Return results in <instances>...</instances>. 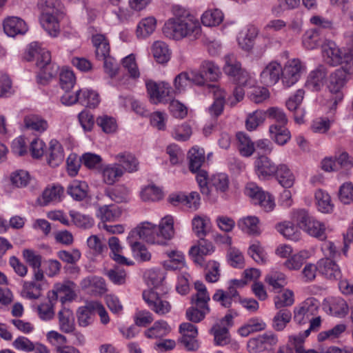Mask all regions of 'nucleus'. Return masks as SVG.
<instances>
[{
    "label": "nucleus",
    "instance_id": "obj_2",
    "mask_svg": "<svg viewBox=\"0 0 353 353\" xmlns=\"http://www.w3.org/2000/svg\"><path fill=\"white\" fill-rule=\"evenodd\" d=\"M23 59L27 61H36V65L40 69L37 75L40 83H45L58 74L59 66L51 62L50 52L39 42H32L26 47Z\"/></svg>",
    "mask_w": 353,
    "mask_h": 353
},
{
    "label": "nucleus",
    "instance_id": "obj_7",
    "mask_svg": "<svg viewBox=\"0 0 353 353\" xmlns=\"http://www.w3.org/2000/svg\"><path fill=\"white\" fill-rule=\"evenodd\" d=\"M306 70V67L298 59H293L287 61L282 67L281 81L285 88H290L294 85L301 78V74Z\"/></svg>",
    "mask_w": 353,
    "mask_h": 353
},
{
    "label": "nucleus",
    "instance_id": "obj_49",
    "mask_svg": "<svg viewBox=\"0 0 353 353\" xmlns=\"http://www.w3.org/2000/svg\"><path fill=\"white\" fill-rule=\"evenodd\" d=\"M88 186L84 181H74L68 187V194L76 201H82L88 195Z\"/></svg>",
    "mask_w": 353,
    "mask_h": 353
},
{
    "label": "nucleus",
    "instance_id": "obj_14",
    "mask_svg": "<svg viewBox=\"0 0 353 353\" xmlns=\"http://www.w3.org/2000/svg\"><path fill=\"white\" fill-rule=\"evenodd\" d=\"M75 288L76 284L71 281L57 283L54 285L51 293L49 294L48 298L54 301L59 299L62 304L67 301H71L76 296Z\"/></svg>",
    "mask_w": 353,
    "mask_h": 353
},
{
    "label": "nucleus",
    "instance_id": "obj_57",
    "mask_svg": "<svg viewBox=\"0 0 353 353\" xmlns=\"http://www.w3.org/2000/svg\"><path fill=\"white\" fill-rule=\"evenodd\" d=\"M121 214L119 208L114 205H105L99 208L97 215L103 221H112Z\"/></svg>",
    "mask_w": 353,
    "mask_h": 353
},
{
    "label": "nucleus",
    "instance_id": "obj_51",
    "mask_svg": "<svg viewBox=\"0 0 353 353\" xmlns=\"http://www.w3.org/2000/svg\"><path fill=\"white\" fill-rule=\"evenodd\" d=\"M223 13L219 9H210L206 10L201 16V22L203 26L210 27L219 25L223 20Z\"/></svg>",
    "mask_w": 353,
    "mask_h": 353
},
{
    "label": "nucleus",
    "instance_id": "obj_3",
    "mask_svg": "<svg viewBox=\"0 0 353 353\" xmlns=\"http://www.w3.org/2000/svg\"><path fill=\"white\" fill-rule=\"evenodd\" d=\"M38 8L41 12V23L49 35L56 37L60 32V18L64 13V6L60 0H38Z\"/></svg>",
    "mask_w": 353,
    "mask_h": 353
},
{
    "label": "nucleus",
    "instance_id": "obj_13",
    "mask_svg": "<svg viewBox=\"0 0 353 353\" xmlns=\"http://www.w3.org/2000/svg\"><path fill=\"white\" fill-rule=\"evenodd\" d=\"M143 299L151 310L156 314L163 316L171 311L172 305L169 301L153 290H145Z\"/></svg>",
    "mask_w": 353,
    "mask_h": 353
},
{
    "label": "nucleus",
    "instance_id": "obj_36",
    "mask_svg": "<svg viewBox=\"0 0 353 353\" xmlns=\"http://www.w3.org/2000/svg\"><path fill=\"white\" fill-rule=\"evenodd\" d=\"M60 330L66 334L72 333L75 330L74 316L72 310L68 308H62L58 314Z\"/></svg>",
    "mask_w": 353,
    "mask_h": 353
},
{
    "label": "nucleus",
    "instance_id": "obj_16",
    "mask_svg": "<svg viewBox=\"0 0 353 353\" xmlns=\"http://www.w3.org/2000/svg\"><path fill=\"white\" fill-rule=\"evenodd\" d=\"M254 167L256 174L262 180L274 176L278 170V165L265 155H261L255 160Z\"/></svg>",
    "mask_w": 353,
    "mask_h": 353
},
{
    "label": "nucleus",
    "instance_id": "obj_33",
    "mask_svg": "<svg viewBox=\"0 0 353 353\" xmlns=\"http://www.w3.org/2000/svg\"><path fill=\"white\" fill-rule=\"evenodd\" d=\"M171 331V327L164 320H159L154 323L152 327L144 332V335L148 339H157L168 335Z\"/></svg>",
    "mask_w": 353,
    "mask_h": 353
},
{
    "label": "nucleus",
    "instance_id": "obj_19",
    "mask_svg": "<svg viewBox=\"0 0 353 353\" xmlns=\"http://www.w3.org/2000/svg\"><path fill=\"white\" fill-rule=\"evenodd\" d=\"M169 201L174 205H181L192 210H196L200 205V196L196 192H192L189 194L184 193L171 194Z\"/></svg>",
    "mask_w": 353,
    "mask_h": 353
},
{
    "label": "nucleus",
    "instance_id": "obj_50",
    "mask_svg": "<svg viewBox=\"0 0 353 353\" xmlns=\"http://www.w3.org/2000/svg\"><path fill=\"white\" fill-rule=\"evenodd\" d=\"M79 103L82 105L95 108L99 103V96L94 90L83 88L79 90Z\"/></svg>",
    "mask_w": 353,
    "mask_h": 353
},
{
    "label": "nucleus",
    "instance_id": "obj_46",
    "mask_svg": "<svg viewBox=\"0 0 353 353\" xmlns=\"http://www.w3.org/2000/svg\"><path fill=\"white\" fill-rule=\"evenodd\" d=\"M236 139L238 140V148L240 154L243 157H250L255 151V143L244 132H238L236 134Z\"/></svg>",
    "mask_w": 353,
    "mask_h": 353
},
{
    "label": "nucleus",
    "instance_id": "obj_52",
    "mask_svg": "<svg viewBox=\"0 0 353 353\" xmlns=\"http://www.w3.org/2000/svg\"><path fill=\"white\" fill-rule=\"evenodd\" d=\"M63 192V188L60 185H53L46 188L42 194V204L46 205L50 202L60 201Z\"/></svg>",
    "mask_w": 353,
    "mask_h": 353
},
{
    "label": "nucleus",
    "instance_id": "obj_8",
    "mask_svg": "<svg viewBox=\"0 0 353 353\" xmlns=\"http://www.w3.org/2000/svg\"><path fill=\"white\" fill-rule=\"evenodd\" d=\"M245 193L254 204L259 205L265 212L272 211L275 207L274 199L268 192H264L254 183L247 184Z\"/></svg>",
    "mask_w": 353,
    "mask_h": 353
},
{
    "label": "nucleus",
    "instance_id": "obj_54",
    "mask_svg": "<svg viewBox=\"0 0 353 353\" xmlns=\"http://www.w3.org/2000/svg\"><path fill=\"white\" fill-rule=\"evenodd\" d=\"M292 319L291 312L285 308L281 309L272 319V327L276 331L283 330Z\"/></svg>",
    "mask_w": 353,
    "mask_h": 353
},
{
    "label": "nucleus",
    "instance_id": "obj_35",
    "mask_svg": "<svg viewBox=\"0 0 353 353\" xmlns=\"http://www.w3.org/2000/svg\"><path fill=\"white\" fill-rule=\"evenodd\" d=\"M323 33L319 28L307 30L303 36V45L307 50H314L322 46Z\"/></svg>",
    "mask_w": 353,
    "mask_h": 353
},
{
    "label": "nucleus",
    "instance_id": "obj_4",
    "mask_svg": "<svg viewBox=\"0 0 353 353\" xmlns=\"http://www.w3.org/2000/svg\"><path fill=\"white\" fill-rule=\"evenodd\" d=\"M322 55L324 61L329 65L336 66L343 65L350 74H353V62L347 51L342 50L331 40H326L322 44Z\"/></svg>",
    "mask_w": 353,
    "mask_h": 353
},
{
    "label": "nucleus",
    "instance_id": "obj_39",
    "mask_svg": "<svg viewBox=\"0 0 353 353\" xmlns=\"http://www.w3.org/2000/svg\"><path fill=\"white\" fill-rule=\"evenodd\" d=\"M92 41L95 47L96 57L99 60L110 57V45L105 35L101 34L93 35Z\"/></svg>",
    "mask_w": 353,
    "mask_h": 353
},
{
    "label": "nucleus",
    "instance_id": "obj_48",
    "mask_svg": "<svg viewBox=\"0 0 353 353\" xmlns=\"http://www.w3.org/2000/svg\"><path fill=\"white\" fill-rule=\"evenodd\" d=\"M259 223V220L256 216H248L240 219L237 225L239 229L245 233L249 234H259L260 232Z\"/></svg>",
    "mask_w": 353,
    "mask_h": 353
},
{
    "label": "nucleus",
    "instance_id": "obj_30",
    "mask_svg": "<svg viewBox=\"0 0 353 353\" xmlns=\"http://www.w3.org/2000/svg\"><path fill=\"white\" fill-rule=\"evenodd\" d=\"M257 34V28L252 26L242 30L237 37L238 44L240 48L245 51H250L254 46V41Z\"/></svg>",
    "mask_w": 353,
    "mask_h": 353
},
{
    "label": "nucleus",
    "instance_id": "obj_37",
    "mask_svg": "<svg viewBox=\"0 0 353 353\" xmlns=\"http://www.w3.org/2000/svg\"><path fill=\"white\" fill-rule=\"evenodd\" d=\"M157 231L160 240L162 241L161 245H165L166 241L170 240L174 236V220L171 216H165L162 218L159 226H157Z\"/></svg>",
    "mask_w": 353,
    "mask_h": 353
},
{
    "label": "nucleus",
    "instance_id": "obj_64",
    "mask_svg": "<svg viewBox=\"0 0 353 353\" xmlns=\"http://www.w3.org/2000/svg\"><path fill=\"white\" fill-rule=\"evenodd\" d=\"M41 285L34 281H25L22 294L28 299H37L41 296Z\"/></svg>",
    "mask_w": 353,
    "mask_h": 353
},
{
    "label": "nucleus",
    "instance_id": "obj_61",
    "mask_svg": "<svg viewBox=\"0 0 353 353\" xmlns=\"http://www.w3.org/2000/svg\"><path fill=\"white\" fill-rule=\"evenodd\" d=\"M192 229L194 232L199 238H203L210 228V221L207 216H195L192 221Z\"/></svg>",
    "mask_w": 353,
    "mask_h": 353
},
{
    "label": "nucleus",
    "instance_id": "obj_9",
    "mask_svg": "<svg viewBox=\"0 0 353 353\" xmlns=\"http://www.w3.org/2000/svg\"><path fill=\"white\" fill-rule=\"evenodd\" d=\"M319 302L315 298H308L294 309V321L300 325L305 324L317 314Z\"/></svg>",
    "mask_w": 353,
    "mask_h": 353
},
{
    "label": "nucleus",
    "instance_id": "obj_21",
    "mask_svg": "<svg viewBox=\"0 0 353 353\" xmlns=\"http://www.w3.org/2000/svg\"><path fill=\"white\" fill-rule=\"evenodd\" d=\"M208 88L214 97V102L208 109L209 112L212 116L218 117L223 112L226 93L225 90L216 85L209 84Z\"/></svg>",
    "mask_w": 353,
    "mask_h": 353
},
{
    "label": "nucleus",
    "instance_id": "obj_34",
    "mask_svg": "<svg viewBox=\"0 0 353 353\" xmlns=\"http://www.w3.org/2000/svg\"><path fill=\"white\" fill-rule=\"evenodd\" d=\"M117 163L123 169V173L128 172H134L139 169V161L136 157L129 152H121L114 157Z\"/></svg>",
    "mask_w": 353,
    "mask_h": 353
},
{
    "label": "nucleus",
    "instance_id": "obj_53",
    "mask_svg": "<svg viewBox=\"0 0 353 353\" xmlns=\"http://www.w3.org/2000/svg\"><path fill=\"white\" fill-rule=\"evenodd\" d=\"M152 51L154 59L160 63L168 62L170 58L168 46L163 41H155L152 45Z\"/></svg>",
    "mask_w": 353,
    "mask_h": 353
},
{
    "label": "nucleus",
    "instance_id": "obj_62",
    "mask_svg": "<svg viewBox=\"0 0 353 353\" xmlns=\"http://www.w3.org/2000/svg\"><path fill=\"white\" fill-rule=\"evenodd\" d=\"M265 119V112L261 110H256L250 113L245 120V127L249 131H253L257 128Z\"/></svg>",
    "mask_w": 353,
    "mask_h": 353
},
{
    "label": "nucleus",
    "instance_id": "obj_25",
    "mask_svg": "<svg viewBox=\"0 0 353 353\" xmlns=\"http://www.w3.org/2000/svg\"><path fill=\"white\" fill-rule=\"evenodd\" d=\"M319 272L330 280H338L341 277L339 265L329 258L321 259L318 262Z\"/></svg>",
    "mask_w": 353,
    "mask_h": 353
},
{
    "label": "nucleus",
    "instance_id": "obj_5",
    "mask_svg": "<svg viewBox=\"0 0 353 353\" xmlns=\"http://www.w3.org/2000/svg\"><path fill=\"white\" fill-rule=\"evenodd\" d=\"M292 217L299 227L310 236L321 240L325 239L324 224L311 216L306 210H295L292 212Z\"/></svg>",
    "mask_w": 353,
    "mask_h": 353
},
{
    "label": "nucleus",
    "instance_id": "obj_15",
    "mask_svg": "<svg viewBox=\"0 0 353 353\" xmlns=\"http://www.w3.org/2000/svg\"><path fill=\"white\" fill-rule=\"evenodd\" d=\"M281 65L277 61H272L268 63L261 71L260 81L267 86H272L277 83L280 79H281Z\"/></svg>",
    "mask_w": 353,
    "mask_h": 353
},
{
    "label": "nucleus",
    "instance_id": "obj_44",
    "mask_svg": "<svg viewBox=\"0 0 353 353\" xmlns=\"http://www.w3.org/2000/svg\"><path fill=\"white\" fill-rule=\"evenodd\" d=\"M188 159L190 170L196 172L201 169L205 161L204 150L197 146L192 147L188 152Z\"/></svg>",
    "mask_w": 353,
    "mask_h": 353
},
{
    "label": "nucleus",
    "instance_id": "obj_1",
    "mask_svg": "<svg viewBox=\"0 0 353 353\" xmlns=\"http://www.w3.org/2000/svg\"><path fill=\"white\" fill-rule=\"evenodd\" d=\"M173 17L163 27V34L171 39L179 41L185 37L196 38L201 33V26L190 12L179 5L172 7Z\"/></svg>",
    "mask_w": 353,
    "mask_h": 353
},
{
    "label": "nucleus",
    "instance_id": "obj_58",
    "mask_svg": "<svg viewBox=\"0 0 353 353\" xmlns=\"http://www.w3.org/2000/svg\"><path fill=\"white\" fill-rule=\"evenodd\" d=\"M265 281L270 285L273 290L279 292L287 284L285 275L280 272L272 271L265 276Z\"/></svg>",
    "mask_w": 353,
    "mask_h": 353
},
{
    "label": "nucleus",
    "instance_id": "obj_60",
    "mask_svg": "<svg viewBox=\"0 0 353 353\" xmlns=\"http://www.w3.org/2000/svg\"><path fill=\"white\" fill-rule=\"evenodd\" d=\"M309 322L310 327L308 329L297 335L290 336V340L293 341L295 343H302L310 335L311 332L319 330L321 325V319L320 316L313 317L309 320Z\"/></svg>",
    "mask_w": 353,
    "mask_h": 353
},
{
    "label": "nucleus",
    "instance_id": "obj_20",
    "mask_svg": "<svg viewBox=\"0 0 353 353\" xmlns=\"http://www.w3.org/2000/svg\"><path fill=\"white\" fill-rule=\"evenodd\" d=\"M304 94V90L299 89L286 101L287 108L290 111L294 112V119L298 123H301L303 121L305 115V110L301 107Z\"/></svg>",
    "mask_w": 353,
    "mask_h": 353
},
{
    "label": "nucleus",
    "instance_id": "obj_41",
    "mask_svg": "<svg viewBox=\"0 0 353 353\" xmlns=\"http://www.w3.org/2000/svg\"><path fill=\"white\" fill-rule=\"evenodd\" d=\"M156 27L157 20L154 17L142 19L137 24L136 35L139 39H145L153 33Z\"/></svg>",
    "mask_w": 353,
    "mask_h": 353
},
{
    "label": "nucleus",
    "instance_id": "obj_10",
    "mask_svg": "<svg viewBox=\"0 0 353 353\" xmlns=\"http://www.w3.org/2000/svg\"><path fill=\"white\" fill-rule=\"evenodd\" d=\"M278 341L277 335L272 331H268L250 339L247 343V350L250 353L261 352L274 347Z\"/></svg>",
    "mask_w": 353,
    "mask_h": 353
},
{
    "label": "nucleus",
    "instance_id": "obj_24",
    "mask_svg": "<svg viewBox=\"0 0 353 353\" xmlns=\"http://www.w3.org/2000/svg\"><path fill=\"white\" fill-rule=\"evenodd\" d=\"M102 181L111 185L117 182L123 175V169L117 163L103 165L101 169Z\"/></svg>",
    "mask_w": 353,
    "mask_h": 353
},
{
    "label": "nucleus",
    "instance_id": "obj_47",
    "mask_svg": "<svg viewBox=\"0 0 353 353\" xmlns=\"http://www.w3.org/2000/svg\"><path fill=\"white\" fill-rule=\"evenodd\" d=\"M311 252L307 250H303L298 253L293 254L284 263V265L290 270H299L304 262L310 257Z\"/></svg>",
    "mask_w": 353,
    "mask_h": 353
},
{
    "label": "nucleus",
    "instance_id": "obj_59",
    "mask_svg": "<svg viewBox=\"0 0 353 353\" xmlns=\"http://www.w3.org/2000/svg\"><path fill=\"white\" fill-rule=\"evenodd\" d=\"M276 230L288 239L296 241L300 239V232L291 222H284L278 224Z\"/></svg>",
    "mask_w": 353,
    "mask_h": 353
},
{
    "label": "nucleus",
    "instance_id": "obj_22",
    "mask_svg": "<svg viewBox=\"0 0 353 353\" xmlns=\"http://www.w3.org/2000/svg\"><path fill=\"white\" fill-rule=\"evenodd\" d=\"M327 74V71L325 67L319 65L310 72L305 86L312 91L320 90L325 84Z\"/></svg>",
    "mask_w": 353,
    "mask_h": 353
},
{
    "label": "nucleus",
    "instance_id": "obj_32",
    "mask_svg": "<svg viewBox=\"0 0 353 353\" xmlns=\"http://www.w3.org/2000/svg\"><path fill=\"white\" fill-rule=\"evenodd\" d=\"M64 151L61 144L56 139L50 142L48 163L51 167L59 166L64 160Z\"/></svg>",
    "mask_w": 353,
    "mask_h": 353
},
{
    "label": "nucleus",
    "instance_id": "obj_11",
    "mask_svg": "<svg viewBox=\"0 0 353 353\" xmlns=\"http://www.w3.org/2000/svg\"><path fill=\"white\" fill-rule=\"evenodd\" d=\"M145 83L151 103L158 104L167 101V97L170 96L172 90L168 83L151 79L145 80Z\"/></svg>",
    "mask_w": 353,
    "mask_h": 353
},
{
    "label": "nucleus",
    "instance_id": "obj_45",
    "mask_svg": "<svg viewBox=\"0 0 353 353\" xmlns=\"http://www.w3.org/2000/svg\"><path fill=\"white\" fill-rule=\"evenodd\" d=\"M315 201L318 210L322 213H331L334 210L330 196L323 190H317L315 192Z\"/></svg>",
    "mask_w": 353,
    "mask_h": 353
},
{
    "label": "nucleus",
    "instance_id": "obj_12",
    "mask_svg": "<svg viewBox=\"0 0 353 353\" xmlns=\"http://www.w3.org/2000/svg\"><path fill=\"white\" fill-rule=\"evenodd\" d=\"M224 72L229 76L235 78L240 85H251V79L248 73L241 69V63L237 61L234 54H228L225 57Z\"/></svg>",
    "mask_w": 353,
    "mask_h": 353
},
{
    "label": "nucleus",
    "instance_id": "obj_43",
    "mask_svg": "<svg viewBox=\"0 0 353 353\" xmlns=\"http://www.w3.org/2000/svg\"><path fill=\"white\" fill-rule=\"evenodd\" d=\"M275 175L279 184L284 188H290L293 186L295 176L286 165L280 164L278 165V170Z\"/></svg>",
    "mask_w": 353,
    "mask_h": 353
},
{
    "label": "nucleus",
    "instance_id": "obj_56",
    "mask_svg": "<svg viewBox=\"0 0 353 353\" xmlns=\"http://www.w3.org/2000/svg\"><path fill=\"white\" fill-rule=\"evenodd\" d=\"M209 190L214 188L216 191L225 192L229 187V178L225 173H217L213 174L209 179Z\"/></svg>",
    "mask_w": 353,
    "mask_h": 353
},
{
    "label": "nucleus",
    "instance_id": "obj_28",
    "mask_svg": "<svg viewBox=\"0 0 353 353\" xmlns=\"http://www.w3.org/2000/svg\"><path fill=\"white\" fill-rule=\"evenodd\" d=\"M80 285L83 290L91 288L96 295H102L108 290L104 279L97 276H88L83 279Z\"/></svg>",
    "mask_w": 353,
    "mask_h": 353
},
{
    "label": "nucleus",
    "instance_id": "obj_55",
    "mask_svg": "<svg viewBox=\"0 0 353 353\" xmlns=\"http://www.w3.org/2000/svg\"><path fill=\"white\" fill-rule=\"evenodd\" d=\"M26 128L39 132H43L48 128L46 120L38 115H28L24 118Z\"/></svg>",
    "mask_w": 353,
    "mask_h": 353
},
{
    "label": "nucleus",
    "instance_id": "obj_42",
    "mask_svg": "<svg viewBox=\"0 0 353 353\" xmlns=\"http://www.w3.org/2000/svg\"><path fill=\"white\" fill-rule=\"evenodd\" d=\"M127 242L130 245L132 255L137 261L145 262L151 259V253L143 244L129 238H127Z\"/></svg>",
    "mask_w": 353,
    "mask_h": 353
},
{
    "label": "nucleus",
    "instance_id": "obj_40",
    "mask_svg": "<svg viewBox=\"0 0 353 353\" xmlns=\"http://www.w3.org/2000/svg\"><path fill=\"white\" fill-rule=\"evenodd\" d=\"M270 136L278 145L286 144L291 138L290 131L285 126L272 124L269 128Z\"/></svg>",
    "mask_w": 353,
    "mask_h": 353
},
{
    "label": "nucleus",
    "instance_id": "obj_29",
    "mask_svg": "<svg viewBox=\"0 0 353 353\" xmlns=\"http://www.w3.org/2000/svg\"><path fill=\"white\" fill-rule=\"evenodd\" d=\"M108 245L110 249V256L116 263L126 265H132L134 264L132 261L122 255L123 247L117 237H110L108 240Z\"/></svg>",
    "mask_w": 353,
    "mask_h": 353
},
{
    "label": "nucleus",
    "instance_id": "obj_6",
    "mask_svg": "<svg viewBox=\"0 0 353 353\" xmlns=\"http://www.w3.org/2000/svg\"><path fill=\"white\" fill-rule=\"evenodd\" d=\"M138 241L142 239L150 244H162L159 236L157 226L150 222H143L132 230L128 237Z\"/></svg>",
    "mask_w": 353,
    "mask_h": 353
},
{
    "label": "nucleus",
    "instance_id": "obj_63",
    "mask_svg": "<svg viewBox=\"0 0 353 353\" xmlns=\"http://www.w3.org/2000/svg\"><path fill=\"white\" fill-rule=\"evenodd\" d=\"M200 69L205 79L211 81H216L221 74L219 68L212 61H203L200 66Z\"/></svg>",
    "mask_w": 353,
    "mask_h": 353
},
{
    "label": "nucleus",
    "instance_id": "obj_23",
    "mask_svg": "<svg viewBox=\"0 0 353 353\" xmlns=\"http://www.w3.org/2000/svg\"><path fill=\"white\" fill-rule=\"evenodd\" d=\"M3 30L11 37L18 34H24L28 31L26 22L17 17H8L3 21Z\"/></svg>",
    "mask_w": 353,
    "mask_h": 353
},
{
    "label": "nucleus",
    "instance_id": "obj_26",
    "mask_svg": "<svg viewBox=\"0 0 353 353\" xmlns=\"http://www.w3.org/2000/svg\"><path fill=\"white\" fill-rule=\"evenodd\" d=\"M192 303L193 306L187 310L186 317L193 323H199L210 312L208 303L192 301Z\"/></svg>",
    "mask_w": 353,
    "mask_h": 353
},
{
    "label": "nucleus",
    "instance_id": "obj_38",
    "mask_svg": "<svg viewBox=\"0 0 353 353\" xmlns=\"http://www.w3.org/2000/svg\"><path fill=\"white\" fill-rule=\"evenodd\" d=\"M266 327L267 325L263 319L259 317H253L248 319L246 323L238 330V333L241 336L246 337L251 333L265 330Z\"/></svg>",
    "mask_w": 353,
    "mask_h": 353
},
{
    "label": "nucleus",
    "instance_id": "obj_31",
    "mask_svg": "<svg viewBox=\"0 0 353 353\" xmlns=\"http://www.w3.org/2000/svg\"><path fill=\"white\" fill-rule=\"evenodd\" d=\"M94 309L93 301H87L77 309V318L80 327H85L92 323Z\"/></svg>",
    "mask_w": 353,
    "mask_h": 353
},
{
    "label": "nucleus",
    "instance_id": "obj_27",
    "mask_svg": "<svg viewBox=\"0 0 353 353\" xmlns=\"http://www.w3.org/2000/svg\"><path fill=\"white\" fill-rule=\"evenodd\" d=\"M346 74H349L342 67L341 69H337L332 72L329 77L327 88L330 92L334 94H343L341 89L346 83Z\"/></svg>",
    "mask_w": 353,
    "mask_h": 353
},
{
    "label": "nucleus",
    "instance_id": "obj_18",
    "mask_svg": "<svg viewBox=\"0 0 353 353\" xmlns=\"http://www.w3.org/2000/svg\"><path fill=\"white\" fill-rule=\"evenodd\" d=\"M323 308L325 312L337 317H343L348 312L346 301L339 296L325 299L323 303Z\"/></svg>",
    "mask_w": 353,
    "mask_h": 353
},
{
    "label": "nucleus",
    "instance_id": "obj_17",
    "mask_svg": "<svg viewBox=\"0 0 353 353\" xmlns=\"http://www.w3.org/2000/svg\"><path fill=\"white\" fill-rule=\"evenodd\" d=\"M214 251V249L212 243L201 238L198 244L190 248L189 254L196 264L203 266L205 265L204 257L211 254Z\"/></svg>",
    "mask_w": 353,
    "mask_h": 353
}]
</instances>
